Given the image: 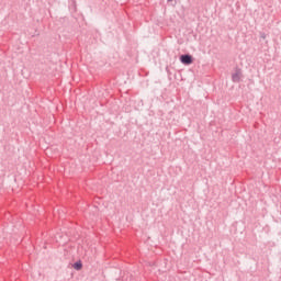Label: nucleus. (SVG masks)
<instances>
[{
  "label": "nucleus",
  "instance_id": "nucleus-1",
  "mask_svg": "<svg viewBox=\"0 0 281 281\" xmlns=\"http://www.w3.org/2000/svg\"><path fill=\"white\" fill-rule=\"evenodd\" d=\"M180 60H181L182 65H192V56H190V55H182L180 57Z\"/></svg>",
  "mask_w": 281,
  "mask_h": 281
},
{
  "label": "nucleus",
  "instance_id": "nucleus-2",
  "mask_svg": "<svg viewBox=\"0 0 281 281\" xmlns=\"http://www.w3.org/2000/svg\"><path fill=\"white\" fill-rule=\"evenodd\" d=\"M233 81L239 82L240 81V71H237L233 75Z\"/></svg>",
  "mask_w": 281,
  "mask_h": 281
},
{
  "label": "nucleus",
  "instance_id": "nucleus-3",
  "mask_svg": "<svg viewBox=\"0 0 281 281\" xmlns=\"http://www.w3.org/2000/svg\"><path fill=\"white\" fill-rule=\"evenodd\" d=\"M72 267L76 271H80L82 269V261H77Z\"/></svg>",
  "mask_w": 281,
  "mask_h": 281
},
{
  "label": "nucleus",
  "instance_id": "nucleus-4",
  "mask_svg": "<svg viewBox=\"0 0 281 281\" xmlns=\"http://www.w3.org/2000/svg\"><path fill=\"white\" fill-rule=\"evenodd\" d=\"M168 1H172V0H168Z\"/></svg>",
  "mask_w": 281,
  "mask_h": 281
}]
</instances>
